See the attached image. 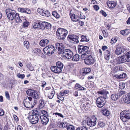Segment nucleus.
I'll use <instances>...</instances> for the list:
<instances>
[{"instance_id":"nucleus-1","label":"nucleus","mask_w":130,"mask_h":130,"mask_svg":"<svg viewBox=\"0 0 130 130\" xmlns=\"http://www.w3.org/2000/svg\"><path fill=\"white\" fill-rule=\"evenodd\" d=\"M98 93L101 95L97 99L96 103L97 106L99 108L102 107L106 103L105 99L107 97V94H108V92L105 90H102L98 92Z\"/></svg>"},{"instance_id":"nucleus-2","label":"nucleus","mask_w":130,"mask_h":130,"mask_svg":"<svg viewBox=\"0 0 130 130\" xmlns=\"http://www.w3.org/2000/svg\"><path fill=\"white\" fill-rule=\"evenodd\" d=\"M6 12L8 19L10 20L14 19L17 23H21L22 22V20L19 17V14L16 13L15 11L10 9L6 10Z\"/></svg>"},{"instance_id":"nucleus-3","label":"nucleus","mask_w":130,"mask_h":130,"mask_svg":"<svg viewBox=\"0 0 130 130\" xmlns=\"http://www.w3.org/2000/svg\"><path fill=\"white\" fill-rule=\"evenodd\" d=\"M36 101L32 100L31 97H29L26 98L24 101V106L27 108H31L34 107L36 103Z\"/></svg>"},{"instance_id":"nucleus-4","label":"nucleus","mask_w":130,"mask_h":130,"mask_svg":"<svg viewBox=\"0 0 130 130\" xmlns=\"http://www.w3.org/2000/svg\"><path fill=\"white\" fill-rule=\"evenodd\" d=\"M120 116L121 119L123 122H126V119H130V111L126 110L120 113Z\"/></svg>"},{"instance_id":"nucleus-5","label":"nucleus","mask_w":130,"mask_h":130,"mask_svg":"<svg viewBox=\"0 0 130 130\" xmlns=\"http://www.w3.org/2000/svg\"><path fill=\"white\" fill-rule=\"evenodd\" d=\"M26 93L27 95L32 97L35 99H39L40 98V96L36 91L29 89L27 90Z\"/></svg>"},{"instance_id":"nucleus-6","label":"nucleus","mask_w":130,"mask_h":130,"mask_svg":"<svg viewBox=\"0 0 130 130\" xmlns=\"http://www.w3.org/2000/svg\"><path fill=\"white\" fill-rule=\"evenodd\" d=\"M55 45L56 46V48L58 49V54L61 55L62 57H65L64 45L61 43H57Z\"/></svg>"},{"instance_id":"nucleus-7","label":"nucleus","mask_w":130,"mask_h":130,"mask_svg":"<svg viewBox=\"0 0 130 130\" xmlns=\"http://www.w3.org/2000/svg\"><path fill=\"white\" fill-rule=\"evenodd\" d=\"M43 51L45 54L51 55L54 53L55 48L52 45L46 46L43 48Z\"/></svg>"},{"instance_id":"nucleus-8","label":"nucleus","mask_w":130,"mask_h":130,"mask_svg":"<svg viewBox=\"0 0 130 130\" xmlns=\"http://www.w3.org/2000/svg\"><path fill=\"white\" fill-rule=\"evenodd\" d=\"M89 47L87 46L79 45L78 47V52L79 54H82V56H86V53L89 49Z\"/></svg>"},{"instance_id":"nucleus-9","label":"nucleus","mask_w":130,"mask_h":130,"mask_svg":"<svg viewBox=\"0 0 130 130\" xmlns=\"http://www.w3.org/2000/svg\"><path fill=\"white\" fill-rule=\"evenodd\" d=\"M97 119L94 116H93L90 118L87 117L86 118V121L87 125L90 127L95 126L96 124Z\"/></svg>"},{"instance_id":"nucleus-10","label":"nucleus","mask_w":130,"mask_h":130,"mask_svg":"<svg viewBox=\"0 0 130 130\" xmlns=\"http://www.w3.org/2000/svg\"><path fill=\"white\" fill-rule=\"evenodd\" d=\"M33 114V115L30 116L29 117V121L31 123L35 124L38 122L39 119L38 117L37 116V113L34 112Z\"/></svg>"},{"instance_id":"nucleus-11","label":"nucleus","mask_w":130,"mask_h":130,"mask_svg":"<svg viewBox=\"0 0 130 130\" xmlns=\"http://www.w3.org/2000/svg\"><path fill=\"white\" fill-rule=\"evenodd\" d=\"M57 36L61 40L65 38V29L60 28L57 29L56 32Z\"/></svg>"},{"instance_id":"nucleus-12","label":"nucleus","mask_w":130,"mask_h":130,"mask_svg":"<svg viewBox=\"0 0 130 130\" xmlns=\"http://www.w3.org/2000/svg\"><path fill=\"white\" fill-rule=\"evenodd\" d=\"M85 63L87 65H91L93 64L94 62L93 58L91 55L88 56H85V58L84 59Z\"/></svg>"},{"instance_id":"nucleus-13","label":"nucleus","mask_w":130,"mask_h":130,"mask_svg":"<svg viewBox=\"0 0 130 130\" xmlns=\"http://www.w3.org/2000/svg\"><path fill=\"white\" fill-rule=\"evenodd\" d=\"M78 38V36L75 35H71L68 36L67 40L70 42L72 41L78 43L79 42Z\"/></svg>"},{"instance_id":"nucleus-14","label":"nucleus","mask_w":130,"mask_h":130,"mask_svg":"<svg viewBox=\"0 0 130 130\" xmlns=\"http://www.w3.org/2000/svg\"><path fill=\"white\" fill-rule=\"evenodd\" d=\"M41 120V123L43 125H45L47 124L49 121V119L46 116L44 115L40 116Z\"/></svg>"},{"instance_id":"nucleus-15","label":"nucleus","mask_w":130,"mask_h":130,"mask_svg":"<svg viewBox=\"0 0 130 130\" xmlns=\"http://www.w3.org/2000/svg\"><path fill=\"white\" fill-rule=\"evenodd\" d=\"M73 53L72 51L66 49V58L67 59H71Z\"/></svg>"},{"instance_id":"nucleus-16","label":"nucleus","mask_w":130,"mask_h":130,"mask_svg":"<svg viewBox=\"0 0 130 130\" xmlns=\"http://www.w3.org/2000/svg\"><path fill=\"white\" fill-rule=\"evenodd\" d=\"M127 58L125 54L124 56H121L120 58H118L117 60H118L117 64H120L121 63H124L127 61Z\"/></svg>"},{"instance_id":"nucleus-17","label":"nucleus","mask_w":130,"mask_h":130,"mask_svg":"<svg viewBox=\"0 0 130 130\" xmlns=\"http://www.w3.org/2000/svg\"><path fill=\"white\" fill-rule=\"evenodd\" d=\"M51 69L52 72L57 73L61 72L62 71L60 68H58L56 66L51 67Z\"/></svg>"},{"instance_id":"nucleus-18","label":"nucleus","mask_w":130,"mask_h":130,"mask_svg":"<svg viewBox=\"0 0 130 130\" xmlns=\"http://www.w3.org/2000/svg\"><path fill=\"white\" fill-rule=\"evenodd\" d=\"M125 50L123 48L120 47L117 48L115 52V53L117 55H120L124 53Z\"/></svg>"},{"instance_id":"nucleus-19","label":"nucleus","mask_w":130,"mask_h":130,"mask_svg":"<svg viewBox=\"0 0 130 130\" xmlns=\"http://www.w3.org/2000/svg\"><path fill=\"white\" fill-rule=\"evenodd\" d=\"M91 71V69L90 68H86L83 69L81 71V73L82 75L84 76L90 73Z\"/></svg>"},{"instance_id":"nucleus-20","label":"nucleus","mask_w":130,"mask_h":130,"mask_svg":"<svg viewBox=\"0 0 130 130\" xmlns=\"http://www.w3.org/2000/svg\"><path fill=\"white\" fill-rule=\"evenodd\" d=\"M70 15L71 20L73 21L77 22L79 21V18L78 15H75L74 14H70Z\"/></svg>"},{"instance_id":"nucleus-21","label":"nucleus","mask_w":130,"mask_h":130,"mask_svg":"<svg viewBox=\"0 0 130 130\" xmlns=\"http://www.w3.org/2000/svg\"><path fill=\"white\" fill-rule=\"evenodd\" d=\"M104 58L107 60H109L111 57L110 52L109 50L105 51L104 54Z\"/></svg>"},{"instance_id":"nucleus-22","label":"nucleus","mask_w":130,"mask_h":130,"mask_svg":"<svg viewBox=\"0 0 130 130\" xmlns=\"http://www.w3.org/2000/svg\"><path fill=\"white\" fill-rule=\"evenodd\" d=\"M49 42V40L46 39H44L41 40L40 42V45L44 47L47 45Z\"/></svg>"},{"instance_id":"nucleus-23","label":"nucleus","mask_w":130,"mask_h":130,"mask_svg":"<svg viewBox=\"0 0 130 130\" xmlns=\"http://www.w3.org/2000/svg\"><path fill=\"white\" fill-rule=\"evenodd\" d=\"M108 6L109 8H113L115 7L117 5L116 2L112 1H109L107 3Z\"/></svg>"},{"instance_id":"nucleus-24","label":"nucleus","mask_w":130,"mask_h":130,"mask_svg":"<svg viewBox=\"0 0 130 130\" xmlns=\"http://www.w3.org/2000/svg\"><path fill=\"white\" fill-rule=\"evenodd\" d=\"M123 100L125 103L127 104L130 103V93H128L126 95L124 98Z\"/></svg>"},{"instance_id":"nucleus-25","label":"nucleus","mask_w":130,"mask_h":130,"mask_svg":"<svg viewBox=\"0 0 130 130\" xmlns=\"http://www.w3.org/2000/svg\"><path fill=\"white\" fill-rule=\"evenodd\" d=\"M111 99L113 101H116L120 98V95L119 94L114 93L111 95Z\"/></svg>"},{"instance_id":"nucleus-26","label":"nucleus","mask_w":130,"mask_h":130,"mask_svg":"<svg viewBox=\"0 0 130 130\" xmlns=\"http://www.w3.org/2000/svg\"><path fill=\"white\" fill-rule=\"evenodd\" d=\"M130 33V30L129 29L122 30L120 31V33L124 36L128 35Z\"/></svg>"},{"instance_id":"nucleus-27","label":"nucleus","mask_w":130,"mask_h":130,"mask_svg":"<svg viewBox=\"0 0 130 130\" xmlns=\"http://www.w3.org/2000/svg\"><path fill=\"white\" fill-rule=\"evenodd\" d=\"M40 22H34L32 24V28L34 29L40 28Z\"/></svg>"},{"instance_id":"nucleus-28","label":"nucleus","mask_w":130,"mask_h":130,"mask_svg":"<svg viewBox=\"0 0 130 130\" xmlns=\"http://www.w3.org/2000/svg\"><path fill=\"white\" fill-rule=\"evenodd\" d=\"M39 106L40 109L42 108L44 106V102L43 98H41L39 100Z\"/></svg>"},{"instance_id":"nucleus-29","label":"nucleus","mask_w":130,"mask_h":130,"mask_svg":"<svg viewBox=\"0 0 130 130\" xmlns=\"http://www.w3.org/2000/svg\"><path fill=\"white\" fill-rule=\"evenodd\" d=\"M75 87L76 88L78 89L79 90H85L86 88L78 84H76Z\"/></svg>"},{"instance_id":"nucleus-30","label":"nucleus","mask_w":130,"mask_h":130,"mask_svg":"<svg viewBox=\"0 0 130 130\" xmlns=\"http://www.w3.org/2000/svg\"><path fill=\"white\" fill-rule=\"evenodd\" d=\"M79 56L77 54H75L74 55L72 60L74 61H77L79 60Z\"/></svg>"},{"instance_id":"nucleus-31","label":"nucleus","mask_w":130,"mask_h":130,"mask_svg":"<svg viewBox=\"0 0 130 130\" xmlns=\"http://www.w3.org/2000/svg\"><path fill=\"white\" fill-rule=\"evenodd\" d=\"M55 94V92L53 89H52L48 95V97L50 99H52Z\"/></svg>"},{"instance_id":"nucleus-32","label":"nucleus","mask_w":130,"mask_h":130,"mask_svg":"<svg viewBox=\"0 0 130 130\" xmlns=\"http://www.w3.org/2000/svg\"><path fill=\"white\" fill-rule=\"evenodd\" d=\"M56 66L58 68H60L62 70L63 68V64L60 61H58L56 63Z\"/></svg>"},{"instance_id":"nucleus-33","label":"nucleus","mask_w":130,"mask_h":130,"mask_svg":"<svg viewBox=\"0 0 130 130\" xmlns=\"http://www.w3.org/2000/svg\"><path fill=\"white\" fill-rule=\"evenodd\" d=\"M102 112L104 115L106 116H108L109 114V111L106 109L102 110Z\"/></svg>"},{"instance_id":"nucleus-34","label":"nucleus","mask_w":130,"mask_h":130,"mask_svg":"<svg viewBox=\"0 0 130 130\" xmlns=\"http://www.w3.org/2000/svg\"><path fill=\"white\" fill-rule=\"evenodd\" d=\"M40 51V49L38 48H34L32 50V52L34 54H38Z\"/></svg>"},{"instance_id":"nucleus-35","label":"nucleus","mask_w":130,"mask_h":130,"mask_svg":"<svg viewBox=\"0 0 130 130\" xmlns=\"http://www.w3.org/2000/svg\"><path fill=\"white\" fill-rule=\"evenodd\" d=\"M45 22H43L42 23L40 22V28L44 30L45 29Z\"/></svg>"},{"instance_id":"nucleus-36","label":"nucleus","mask_w":130,"mask_h":130,"mask_svg":"<svg viewBox=\"0 0 130 130\" xmlns=\"http://www.w3.org/2000/svg\"><path fill=\"white\" fill-rule=\"evenodd\" d=\"M73 67V65L71 63H69L66 67V70L68 71H71L72 70V67Z\"/></svg>"},{"instance_id":"nucleus-37","label":"nucleus","mask_w":130,"mask_h":130,"mask_svg":"<svg viewBox=\"0 0 130 130\" xmlns=\"http://www.w3.org/2000/svg\"><path fill=\"white\" fill-rule=\"evenodd\" d=\"M50 15V14L48 11H44V12H43L42 15L48 17Z\"/></svg>"},{"instance_id":"nucleus-38","label":"nucleus","mask_w":130,"mask_h":130,"mask_svg":"<svg viewBox=\"0 0 130 130\" xmlns=\"http://www.w3.org/2000/svg\"><path fill=\"white\" fill-rule=\"evenodd\" d=\"M53 15L56 18H58L60 16L57 12L56 11H53L52 12Z\"/></svg>"},{"instance_id":"nucleus-39","label":"nucleus","mask_w":130,"mask_h":130,"mask_svg":"<svg viewBox=\"0 0 130 130\" xmlns=\"http://www.w3.org/2000/svg\"><path fill=\"white\" fill-rule=\"evenodd\" d=\"M82 39L80 40V42L86 41L87 42L89 41V39H88L86 37L83 35H82L81 36Z\"/></svg>"},{"instance_id":"nucleus-40","label":"nucleus","mask_w":130,"mask_h":130,"mask_svg":"<svg viewBox=\"0 0 130 130\" xmlns=\"http://www.w3.org/2000/svg\"><path fill=\"white\" fill-rule=\"evenodd\" d=\"M45 29H50L51 27V24L47 22H45Z\"/></svg>"},{"instance_id":"nucleus-41","label":"nucleus","mask_w":130,"mask_h":130,"mask_svg":"<svg viewBox=\"0 0 130 130\" xmlns=\"http://www.w3.org/2000/svg\"><path fill=\"white\" fill-rule=\"evenodd\" d=\"M125 55L127 58V62L130 61V52H128Z\"/></svg>"},{"instance_id":"nucleus-42","label":"nucleus","mask_w":130,"mask_h":130,"mask_svg":"<svg viewBox=\"0 0 130 130\" xmlns=\"http://www.w3.org/2000/svg\"><path fill=\"white\" fill-rule=\"evenodd\" d=\"M66 127L68 130H74L75 128L73 125H71L69 126L67 125Z\"/></svg>"},{"instance_id":"nucleus-43","label":"nucleus","mask_w":130,"mask_h":130,"mask_svg":"<svg viewBox=\"0 0 130 130\" xmlns=\"http://www.w3.org/2000/svg\"><path fill=\"white\" fill-rule=\"evenodd\" d=\"M76 130H88L86 126H81L77 128Z\"/></svg>"},{"instance_id":"nucleus-44","label":"nucleus","mask_w":130,"mask_h":130,"mask_svg":"<svg viewBox=\"0 0 130 130\" xmlns=\"http://www.w3.org/2000/svg\"><path fill=\"white\" fill-rule=\"evenodd\" d=\"M105 125L104 123L101 121L99 122L98 123V126L102 128L104 127Z\"/></svg>"},{"instance_id":"nucleus-45","label":"nucleus","mask_w":130,"mask_h":130,"mask_svg":"<svg viewBox=\"0 0 130 130\" xmlns=\"http://www.w3.org/2000/svg\"><path fill=\"white\" fill-rule=\"evenodd\" d=\"M24 45L26 48H28L29 47V43L28 41H25L24 42Z\"/></svg>"},{"instance_id":"nucleus-46","label":"nucleus","mask_w":130,"mask_h":130,"mask_svg":"<svg viewBox=\"0 0 130 130\" xmlns=\"http://www.w3.org/2000/svg\"><path fill=\"white\" fill-rule=\"evenodd\" d=\"M17 76L19 78L23 79L24 78L25 75L24 74H21L19 73L17 74Z\"/></svg>"},{"instance_id":"nucleus-47","label":"nucleus","mask_w":130,"mask_h":130,"mask_svg":"<svg viewBox=\"0 0 130 130\" xmlns=\"http://www.w3.org/2000/svg\"><path fill=\"white\" fill-rule=\"evenodd\" d=\"M37 11L40 14L42 15L44 10L42 9L38 8L37 10Z\"/></svg>"},{"instance_id":"nucleus-48","label":"nucleus","mask_w":130,"mask_h":130,"mask_svg":"<svg viewBox=\"0 0 130 130\" xmlns=\"http://www.w3.org/2000/svg\"><path fill=\"white\" fill-rule=\"evenodd\" d=\"M117 40V39L115 37H113L112 38L111 41V44H113V43H115L116 42Z\"/></svg>"},{"instance_id":"nucleus-49","label":"nucleus","mask_w":130,"mask_h":130,"mask_svg":"<svg viewBox=\"0 0 130 130\" xmlns=\"http://www.w3.org/2000/svg\"><path fill=\"white\" fill-rule=\"evenodd\" d=\"M121 79H124L126 77V74L125 73H123L122 74H120Z\"/></svg>"},{"instance_id":"nucleus-50","label":"nucleus","mask_w":130,"mask_h":130,"mask_svg":"<svg viewBox=\"0 0 130 130\" xmlns=\"http://www.w3.org/2000/svg\"><path fill=\"white\" fill-rule=\"evenodd\" d=\"M25 8H19L18 9V11L25 13Z\"/></svg>"},{"instance_id":"nucleus-51","label":"nucleus","mask_w":130,"mask_h":130,"mask_svg":"<svg viewBox=\"0 0 130 130\" xmlns=\"http://www.w3.org/2000/svg\"><path fill=\"white\" fill-rule=\"evenodd\" d=\"M59 127L61 128H64L65 127V123L64 122L61 123L59 125Z\"/></svg>"},{"instance_id":"nucleus-52","label":"nucleus","mask_w":130,"mask_h":130,"mask_svg":"<svg viewBox=\"0 0 130 130\" xmlns=\"http://www.w3.org/2000/svg\"><path fill=\"white\" fill-rule=\"evenodd\" d=\"M125 87V84L124 83H122L120 84L119 88L121 89H123Z\"/></svg>"},{"instance_id":"nucleus-53","label":"nucleus","mask_w":130,"mask_h":130,"mask_svg":"<svg viewBox=\"0 0 130 130\" xmlns=\"http://www.w3.org/2000/svg\"><path fill=\"white\" fill-rule=\"evenodd\" d=\"M5 94L6 98L8 100H9L10 96L8 92V91H6L5 92Z\"/></svg>"},{"instance_id":"nucleus-54","label":"nucleus","mask_w":130,"mask_h":130,"mask_svg":"<svg viewBox=\"0 0 130 130\" xmlns=\"http://www.w3.org/2000/svg\"><path fill=\"white\" fill-rule=\"evenodd\" d=\"M29 22L27 21L23 23V26L24 27H27L29 25Z\"/></svg>"},{"instance_id":"nucleus-55","label":"nucleus","mask_w":130,"mask_h":130,"mask_svg":"<svg viewBox=\"0 0 130 130\" xmlns=\"http://www.w3.org/2000/svg\"><path fill=\"white\" fill-rule=\"evenodd\" d=\"M125 92L124 91H120V92L119 93H118L119 94V95H120V97L122 95H123L124 94H125Z\"/></svg>"},{"instance_id":"nucleus-56","label":"nucleus","mask_w":130,"mask_h":130,"mask_svg":"<svg viewBox=\"0 0 130 130\" xmlns=\"http://www.w3.org/2000/svg\"><path fill=\"white\" fill-rule=\"evenodd\" d=\"M100 13H101L102 15L105 17H106L107 16V14L103 10H101L100 11Z\"/></svg>"},{"instance_id":"nucleus-57","label":"nucleus","mask_w":130,"mask_h":130,"mask_svg":"<svg viewBox=\"0 0 130 130\" xmlns=\"http://www.w3.org/2000/svg\"><path fill=\"white\" fill-rule=\"evenodd\" d=\"M25 13L30 14L31 13V11L29 9L25 8Z\"/></svg>"},{"instance_id":"nucleus-58","label":"nucleus","mask_w":130,"mask_h":130,"mask_svg":"<svg viewBox=\"0 0 130 130\" xmlns=\"http://www.w3.org/2000/svg\"><path fill=\"white\" fill-rule=\"evenodd\" d=\"M4 111L2 108H0V116H2L4 115Z\"/></svg>"},{"instance_id":"nucleus-59","label":"nucleus","mask_w":130,"mask_h":130,"mask_svg":"<svg viewBox=\"0 0 130 130\" xmlns=\"http://www.w3.org/2000/svg\"><path fill=\"white\" fill-rule=\"evenodd\" d=\"M42 114L44 115V116H47L48 113L46 111L43 110L42 111Z\"/></svg>"},{"instance_id":"nucleus-60","label":"nucleus","mask_w":130,"mask_h":130,"mask_svg":"<svg viewBox=\"0 0 130 130\" xmlns=\"http://www.w3.org/2000/svg\"><path fill=\"white\" fill-rule=\"evenodd\" d=\"M80 18L82 19H85L86 18V17L85 15H83L82 14L80 13Z\"/></svg>"},{"instance_id":"nucleus-61","label":"nucleus","mask_w":130,"mask_h":130,"mask_svg":"<svg viewBox=\"0 0 130 130\" xmlns=\"http://www.w3.org/2000/svg\"><path fill=\"white\" fill-rule=\"evenodd\" d=\"M90 102L89 101H88L86 103V104L88 107H90Z\"/></svg>"},{"instance_id":"nucleus-62","label":"nucleus","mask_w":130,"mask_h":130,"mask_svg":"<svg viewBox=\"0 0 130 130\" xmlns=\"http://www.w3.org/2000/svg\"><path fill=\"white\" fill-rule=\"evenodd\" d=\"M17 130H22L23 129V128L22 126L19 125L17 126Z\"/></svg>"},{"instance_id":"nucleus-63","label":"nucleus","mask_w":130,"mask_h":130,"mask_svg":"<svg viewBox=\"0 0 130 130\" xmlns=\"http://www.w3.org/2000/svg\"><path fill=\"white\" fill-rule=\"evenodd\" d=\"M80 94V93H78L77 91H75L73 93L74 95L75 96H78Z\"/></svg>"},{"instance_id":"nucleus-64","label":"nucleus","mask_w":130,"mask_h":130,"mask_svg":"<svg viewBox=\"0 0 130 130\" xmlns=\"http://www.w3.org/2000/svg\"><path fill=\"white\" fill-rule=\"evenodd\" d=\"M94 8L96 11H97L99 9V7L97 5L94 6Z\"/></svg>"}]
</instances>
